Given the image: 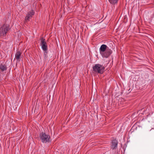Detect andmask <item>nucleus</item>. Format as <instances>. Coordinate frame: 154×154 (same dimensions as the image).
I'll return each instance as SVG.
<instances>
[{"label":"nucleus","instance_id":"obj_1","mask_svg":"<svg viewBox=\"0 0 154 154\" xmlns=\"http://www.w3.org/2000/svg\"><path fill=\"white\" fill-rule=\"evenodd\" d=\"M92 68L94 73L100 74H102L103 73L105 69L104 66L99 64H95Z\"/></svg>","mask_w":154,"mask_h":154},{"label":"nucleus","instance_id":"obj_2","mask_svg":"<svg viewBox=\"0 0 154 154\" xmlns=\"http://www.w3.org/2000/svg\"><path fill=\"white\" fill-rule=\"evenodd\" d=\"M10 25L5 23L0 28V36L4 37L6 36L7 33L10 29Z\"/></svg>","mask_w":154,"mask_h":154},{"label":"nucleus","instance_id":"obj_3","mask_svg":"<svg viewBox=\"0 0 154 154\" xmlns=\"http://www.w3.org/2000/svg\"><path fill=\"white\" fill-rule=\"evenodd\" d=\"M40 139L43 143H46L49 142L50 137L45 133L42 132L40 134Z\"/></svg>","mask_w":154,"mask_h":154},{"label":"nucleus","instance_id":"obj_4","mask_svg":"<svg viewBox=\"0 0 154 154\" xmlns=\"http://www.w3.org/2000/svg\"><path fill=\"white\" fill-rule=\"evenodd\" d=\"M41 40L40 45L43 51H47L48 50L47 44L45 41V39L43 37L40 38Z\"/></svg>","mask_w":154,"mask_h":154},{"label":"nucleus","instance_id":"obj_5","mask_svg":"<svg viewBox=\"0 0 154 154\" xmlns=\"http://www.w3.org/2000/svg\"><path fill=\"white\" fill-rule=\"evenodd\" d=\"M112 53V51L108 48L101 54L103 57L108 58Z\"/></svg>","mask_w":154,"mask_h":154},{"label":"nucleus","instance_id":"obj_6","mask_svg":"<svg viewBox=\"0 0 154 154\" xmlns=\"http://www.w3.org/2000/svg\"><path fill=\"white\" fill-rule=\"evenodd\" d=\"M111 147L112 149H116L117 148L118 145V141L116 140H114L112 141Z\"/></svg>","mask_w":154,"mask_h":154},{"label":"nucleus","instance_id":"obj_7","mask_svg":"<svg viewBox=\"0 0 154 154\" xmlns=\"http://www.w3.org/2000/svg\"><path fill=\"white\" fill-rule=\"evenodd\" d=\"M109 48L105 45H102L100 48V54L104 52Z\"/></svg>","mask_w":154,"mask_h":154},{"label":"nucleus","instance_id":"obj_8","mask_svg":"<svg viewBox=\"0 0 154 154\" xmlns=\"http://www.w3.org/2000/svg\"><path fill=\"white\" fill-rule=\"evenodd\" d=\"M21 53L20 51H18L16 53L15 55V58L18 61H20V56H21Z\"/></svg>","mask_w":154,"mask_h":154},{"label":"nucleus","instance_id":"obj_9","mask_svg":"<svg viewBox=\"0 0 154 154\" xmlns=\"http://www.w3.org/2000/svg\"><path fill=\"white\" fill-rule=\"evenodd\" d=\"M7 69V67L6 65L2 63L0 64V70H1L2 72H3L6 70Z\"/></svg>","mask_w":154,"mask_h":154},{"label":"nucleus","instance_id":"obj_10","mask_svg":"<svg viewBox=\"0 0 154 154\" xmlns=\"http://www.w3.org/2000/svg\"><path fill=\"white\" fill-rule=\"evenodd\" d=\"M119 0H109L110 3L113 5H114L117 3Z\"/></svg>","mask_w":154,"mask_h":154},{"label":"nucleus","instance_id":"obj_11","mask_svg":"<svg viewBox=\"0 0 154 154\" xmlns=\"http://www.w3.org/2000/svg\"><path fill=\"white\" fill-rule=\"evenodd\" d=\"M34 11L33 10H32L28 13V15H29L30 17H32V16L34 15Z\"/></svg>","mask_w":154,"mask_h":154},{"label":"nucleus","instance_id":"obj_12","mask_svg":"<svg viewBox=\"0 0 154 154\" xmlns=\"http://www.w3.org/2000/svg\"><path fill=\"white\" fill-rule=\"evenodd\" d=\"M44 52V58L45 59H46L48 57L47 54L48 53V51H43Z\"/></svg>","mask_w":154,"mask_h":154},{"label":"nucleus","instance_id":"obj_13","mask_svg":"<svg viewBox=\"0 0 154 154\" xmlns=\"http://www.w3.org/2000/svg\"><path fill=\"white\" fill-rule=\"evenodd\" d=\"M30 17L27 14L25 17V20L26 21L29 20Z\"/></svg>","mask_w":154,"mask_h":154},{"label":"nucleus","instance_id":"obj_14","mask_svg":"<svg viewBox=\"0 0 154 154\" xmlns=\"http://www.w3.org/2000/svg\"><path fill=\"white\" fill-rule=\"evenodd\" d=\"M134 125H133V126L132 127V128L131 129V130L132 131H133L134 130Z\"/></svg>","mask_w":154,"mask_h":154},{"label":"nucleus","instance_id":"obj_15","mask_svg":"<svg viewBox=\"0 0 154 154\" xmlns=\"http://www.w3.org/2000/svg\"><path fill=\"white\" fill-rule=\"evenodd\" d=\"M135 61L136 60V59H135Z\"/></svg>","mask_w":154,"mask_h":154}]
</instances>
